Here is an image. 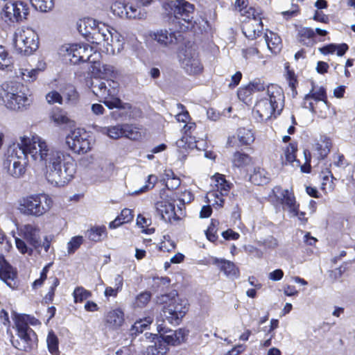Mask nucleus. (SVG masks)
Returning a JSON list of instances; mask_svg holds the SVG:
<instances>
[{"mask_svg": "<svg viewBox=\"0 0 355 355\" xmlns=\"http://www.w3.org/2000/svg\"><path fill=\"white\" fill-rule=\"evenodd\" d=\"M175 32L167 30H160L153 35V39L163 46L174 44L178 41V36Z\"/></svg>", "mask_w": 355, "mask_h": 355, "instance_id": "26", "label": "nucleus"}, {"mask_svg": "<svg viewBox=\"0 0 355 355\" xmlns=\"http://www.w3.org/2000/svg\"><path fill=\"white\" fill-rule=\"evenodd\" d=\"M66 144L73 152L78 154H85L91 149L86 133H82L80 130H74L67 136Z\"/></svg>", "mask_w": 355, "mask_h": 355, "instance_id": "16", "label": "nucleus"}, {"mask_svg": "<svg viewBox=\"0 0 355 355\" xmlns=\"http://www.w3.org/2000/svg\"><path fill=\"white\" fill-rule=\"evenodd\" d=\"M46 99L47 102L50 104H53L55 103H58L61 104L62 97L58 92L51 91L46 94Z\"/></svg>", "mask_w": 355, "mask_h": 355, "instance_id": "63", "label": "nucleus"}, {"mask_svg": "<svg viewBox=\"0 0 355 355\" xmlns=\"http://www.w3.org/2000/svg\"><path fill=\"white\" fill-rule=\"evenodd\" d=\"M42 71V68L35 69H19L17 72V77L21 78L26 82H33L36 80L38 73Z\"/></svg>", "mask_w": 355, "mask_h": 355, "instance_id": "40", "label": "nucleus"}, {"mask_svg": "<svg viewBox=\"0 0 355 355\" xmlns=\"http://www.w3.org/2000/svg\"><path fill=\"white\" fill-rule=\"evenodd\" d=\"M152 294L150 291H143L137 295L132 302L134 309H143L146 307L150 301Z\"/></svg>", "mask_w": 355, "mask_h": 355, "instance_id": "39", "label": "nucleus"}, {"mask_svg": "<svg viewBox=\"0 0 355 355\" xmlns=\"http://www.w3.org/2000/svg\"><path fill=\"white\" fill-rule=\"evenodd\" d=\"M297 150V146L295 143H291L284 150L285 159L287 162L292 163L296 160L295 153Z\"/></svg>", "mask_w": 355, "mask_h": 355, "instance_id": "56", "label": "nucleus"}, {"mask_svg": "<svg viewBox=\"0 0 355 355\" xmlns=\"http://www.w3.org/2000/svg\"><path fill=\"white\" fill-rule=\"evenodd\" d=\"M211 180L214 183V186L216 188V190L222 191L227 193L230 185L226 181L223 175L217 173L212 177Z\"/></svg>", "mask_w": 355, "mask_h": 355, "instance_id": "45", "label": "nucleus"}, {"mask_svg": "<svg viewBox=\"0 0 355 355\" xmlns=\"http://www.w3.org/2000/svg\"><path fill=\"white\" fill-rule=\"evenodd\" d=\"M73 295L74 297V302L78 303L82 302L83 300L88 299L91 297L92 294L89 291L83 287H77L74 290Z\"/></svg>", "mask_w": 355, "mask_h": 355, "instance_id": "53", "label": "nucleus"}, {"mask_svg": "<svg viewBox=\"0 0 355 355\" xmlns=\"http://www.w3.org/2000/svg\"><path fill=\"white\" fill-rule=\"evenodd\" d=\"M103 132L106 133L110 138L116 139L123 137V125H117L105 128Z\"/></svg>", "mask_w": 355, "mask_h": 355, "instance_id": "55", "label": "nucleus"}, {"mask_svg": "<svg viewBox=\"0 0 355 355\" xmlns=\"http://www.w3.org/2000/svg\"><path fill=\"white\" fill-rule=\"evenodd\" d=\"M50 119L57 125H65L69 123L70 120L67 113L61 109H53L50 114Z\"/></svg>", "mask_w": 355, "mask_h": 355, "instance_id": "38", "label": "nucleus"}, {"mask_svg": "<svg viewBox=\"0 0 355 355\" xmlns=\"http://www.w3.org/2000/svg\"><path fill=\"white\" fill-rule=\"evenodd\" d=\"M284 106V94L277 85L271 84L266 87V92L257 102L253 113L257 120L266 121L279 115Z\"/></svg>", "mask_w": 355, "mask_h": 355, "instance_id": "1", "label": "nucleus"}, {"mask_svg": "<svg viewBox=\"0 0 355 355\" xmlns=\"http://www.w3.org/2000/svg\"><path fill=\"white\" fill-rule=\"evenodd\" d=\"M224 191L213 189L207 193L206 199L209 203L213 206H217L220 208L224 205V196L227 195Z\"/></svg>", "mask_w": 355, "mask_h": 355, "instance_id": "35", "label": "nucleus"}, {"mask_svg": "<svg viewBox=\"0 0 355 355\" xmlns=\"http://www.w3.org/2000/svg\"><path fill=\"white\" fill-rule=\"evenodd\" d=\"M176 146L182 153H184V150H187V149L197 148L194 138L187 134H185L181 139L176 141Z\"/></svg>", "mask_w": 355, "mask_h": 355, "instance_id": "41", "label": "nucleus"}, {"mask_svg": "<svg viewBox=\"0 0 355 355\" xmlns=\"http://www.w3.org/2000/svg\"><path fill=\"white\" fill-rule=\"evenodd\" d=\"M156 211L160 215L162 219L166 222H171L179 218L175 211V205L168 201H159L155 204Z\"/></svg>", "mask_w": 355, "mask_h": 355, "instance_id": "21", "label": "nucleus"}, {"mask_svg": "<svg viewBox=\"0 0 355 355\" xmlns=\"http://www.w3.org/2000/svg\"><path fill=\"white\" fill-rule=\"evenodd\" d=\"M15 241L16 248L21 254H32L34 248L28 245L24 239L15 237Z\"/></svg>", "mask_w": 355, "mask_h": 355, "instance_id": "49", "label": "nucleus"}, {"mask_svg": "<svg viewBox=\"0 0 355 355\" xmlns=\"http://www.w3.org/2000/svg\"><path fill=\"white\" fill-rule=\"evenodd\" d=\"M52 205L53 200L48 195L33 194L19 200L18 210L24 216L40 217L47 213Z\"/></svg>", "mask_w": 355, "mask_h": 355, "instance_id": "7", "label": "nucleus"}, {"mask_svg": "<svg viewBox=\"0 0 355 355\" xmlns=\"http://www.w3.org/2000/svg\"><path fill=\"white\" fill-rule=\"evenodd\" d=\"M248 4V0H236L235 2V7L236 8L239 9L241 15H245L248 14V17H250V16H251L252 11L250 10V8L246 10Z\"/></svg>", "mask_w": 355, "mask_h": 355, "instance_id": "62", "label": "nucleus"}, {"mask_svg": "<svg viewBox=\"0 0 355 355\" xmlns=\"http://www.w3.org/2000/svg\"><path fill=\"white\" fill-rule=\"evenodd\" d=\"M99 24L94 19L85 17L80 19L78 24V30L87 40L94 31V28Z\"/></svg>", "mask_w": 355, "mask_h": 355, "instance_id": "27", "label": "nucleus"}, {"mask_svg": "<svg viewBox=\"0 0 355 355\" xmlns=\"http://www.w3.org/2000/svg\"><path fill=\"white\" fill-rule=\"evenodd\" d=\"M178 113L175 115V118L178 122L187 123L189 119V114L187 110H184V107L180 103L177 104Z\"/></svg>", "mask_w": 355, "mask_h": 355, "instance_id": "60", "label": "nucleus"}, {"mask_svg": "<svg viewBox=\"0 0 355 355\" xmlns=\"http://www.w3.org/2000/svg\"><path fill=\"white\" fill-rule=\"evenodd\" d=\"M252 11L251 16L248 19L243 22L242 31L246 37L250 40L256 39L263 29V24L261 18L256 17L255 10L252 8H250Z\"/></svg>", "mask_w": 355, "mask_h": 355, "instance_id": "19", "label": "nucleus"}, {"mask_svg": "<svg viewBox=\"0 0 355 355\" xmlns=\"http://www.w3.org/2000/svg\"><path fill=\"white\" fill-rule=\"evenodd\" d=\"M325 99H327V94L324 88L313 85L310 92L305 96L304 101L315 103Z\"/></svg>", "mask_w": 355, "mask_h": 355, "instance_id": "34", "label": "nucleus"}, {"mask_svg": "<svg viewBox=\"0 0 355 355\" xmlns=\"http://www.w3.org/2000/svg\"><path fill=\"white\" fill-rule=\"evenodd\" d=\"M110 28L105 24L99 23V24L92 32V34L87 38V41L96 44H104L105 41H107Z\"/></svg>", "mask_w": 355, "mask_h": 355, "instance_id": "24", "label": "nucleus"}, {"mask_svg": "<svg viewBox=\"0 0 355 355\" xmlns=\"http://www.w3.org/2000/svg\"><path fill=\"white\" fill-rule=\"evenodd\" d=\"M33 103L31 95L19 82L7 81L0 85V103L8 110L23 112Z\"/></svg>", "mask_w": 355, "mask_h": 355, "instance_id": "4", "label": "nucleus"}, {"mask_svg": "<svg viewBox=\"0 0 355 355\" xmlns=\"http://www.w3.org/2000/svg\"><path fill=\"white\" fill-rule=\"evenodd\" d=\"M303 105L305 108H307L313 113L318 114V116L322 119H325L327 116V113L329 110V104L327 99L315 103L304 101Z\"/></svg>", "mask_w": 355, "mask_h": 355, "instance_id": "25", "label": "nucleus"}, {"mask_svg": "<svg viewBox=\"0 0 355 355\" xmlns=\"http://www.w3.org/2000/svg\"><path fill=\"white\" fill-rule=\"evenodd\" d=\"M112 12L114 15L126 17L128 13L127 5L120 1H116L111 6Z\"/></svg>", "mask_w": 355, "mask_h": 355, "instance_id": "51", "label": "nucleus"}, {"mask_svg": "<svg viewBox=\"0 0 355 355\" xmlns=\"http://www.w3.org/2000/svg\"><path fill=\"white\" fill-rule=\"evenodd\" d=\"M116 284L115 288L107 287L105 290V295L106 297H116L119 291L121 289L123 286V279L120 275H117L115 279Z\"/></svg>", "mask_w": 355, "mask_h": 355, "instance_id": "52", "label": "nucleus"}, {"mask_svg": "<svg viewBox=\"0 0 355 355\" xmlns=\"http://www.w3.org/2000/svg\"><path fill=\"white\" fill-rule=\"evenodd\" d=\"M156 336L154 344L147 347L148 355H165L169 349V346L161 336Z\"/></svg>", "mask_w": 355, "mask_h": 355, "instance_id": "28", "label": "nucleus"}, {"mask_svg": "<svg viewBox=\"0 0 355 355\" xmlns=\"http://www.w3.org/2000/svg\"><path fill=\"white\" fill-rule=\"evenodd\" d=\"M348 49V46L343 43L340 44H330L319 49L321 53L324 55L333 54L336 52L338 56H343Z\"/></svg>", "mask_w": 355, "mask_h": 355, "instance_id": "33", "label": "nucleus"}, {"mask_svg": "<svg viewBox=\"0 0 355 355\" xmlns=\"http://www.w3.org/2000/svg\"><path fill=\"white\" fill-rule=\"evenodd\" d=\"M14 46L16 51L23 55L33 54L38 48L39 37L31 28L21 26L14 33Z\"/></svg>", "mask_w": 355, "mask_h": 355, "instance_id": "10", "label": "nucleus"}, {"mask_svg": "<svg viewBox=\"0 0 355 355\" xmlns=\"http://www.w3.org/2000/svg\"><path fill=\"white\" fill-rule=\"evenodd\" d=\"M28 12V4L25 1L16 0L5 5L1 17L6 22L13 23L26 19Z\"/></svg>", "mask_w": 355, "mask_h": 355, "instance_id": "14", "label": "nucleus"}, {"mask_svg": "<svg viewBox=\"0 0 355 355\" xmlns=\"http://www.w3.org/2000/svg\"><path fill=\"white\" fill-rule=\"evenodd\" d=\"M132 219L133 214L132 210L126 208L123 209L121 214L110 223V227L112 229L116 228L123 223L132 221Z\"/></svg>", "mask_w": 355, "mask_h": 355, "instance_id": "37", "label": "nucleus"}, {"mask_svg": "<svg viewBox=\"0 0 355 355\" xmlns=\"http://www.w3.org/2000/svg\"><path fill=\"white\" fill-rule=\"evenodd\" d=\"M48 349L53 355H58L60 353L58 349V339L53 331H50L46 339Z\"/></svg>", "mask_w": 355, "mask_h": 355, "instance_id": "47", "label": "nucleus"}, {"mask_svg": "<svg viewBox=\"0 0 355 355\" xmlns=\"http://www.w3.org/2000/svg\"><path fill=\"white\" fill-rule=\"evenodd\" d=\"M270 175L263 168L260 167L254 168L253 173L250 175V181L254 184H264L269 182Z\"/></svg>", "mask_w": 355, "mask_h": 355, "instance_id": "32", "label": "nucleus"}, {"mask_svg": "<svg viewBox=\"0 0 355 355\" xmlns=\"http://www.w3.org/2000/svg\"><path fill=\"white\" fill-rule=\"evenodd\" d=\"M28 160L19 144L10 146L3 162V169L8 175L19 178L26 173Z\"/></svg>", "mask_w": 355, "mask_h": 355, "instance_id": "8", "label": "nucleus"}, {"mask_svg": "<svg viewBox=\"0 0 355 355\" xmlns=\"http://www.w3.org/2000/svg\"><path fill=\"white\" fill-rule=\"evenodd\" d=\"M12 248L11 243L7 239L0 244V279L11 286L16 273L12 267L5 260L3 253L8 252Z\"/></svg>", "mask_w": 355, "mask_h": 355, "instance_id": "15", "label": "nucleus"}, {"mask_svg": "<svg viewBox=\"0 0 355 355\" xmlns=\"http://www.w3.org/2000/svg\"><path fill=\"white\" fill-rule=\"evenodd\" d=\"M127 8L128 14L126 15V18L140 19L144 16V14L141 12V9L137 6H134L133 4H127Z\"/></svg>", "mask_w": 355, "mask_h": 355, "instance_id": "59", "label": "nucleus"}, {"mask_svg": "<svg viewBox=\"0 0 355 355\" xmlns=\"http://www.w3.org/2000/svg\"><path fill=\"white\" fill-rule=\"evenodd\" d=\"M90 88L97 97L101 98L105 106L109 109H125L121 99L117 96L119 92V83L113 79L105 80L96 78L92 80Z\"/></svg>", "mask_w": 355, "mask_h": 355, "instance_id": "6", "label": "nucleus"}, {"mask_svg": "<svg viewBox=\"0 0 355 355\" xmlns=\"http://www.w3.org/2000/svg\"><path fill=\"white\" fill-rule=\"evenodd\" d=\"M252 162L251 157L243 153L236 152L232 158L233 165L236 167H242L250 164Z\"/></svg>", "mask_w": 355, "mask_h": 355, "instance_id": "46", "label": "nucleus"}, {"mask_svg": "<svg viewBox=\"0 0 355 355\" xmlns=\"http://www.w3.org/2000/svg\"><path fill=\"white\" fill-rule=\"evenodd\" d=\"M93 49L87 44H65L60 49V53L71 63L80 62H94L91 60Z\"/></svg>", "mask_w": 355, "mask_h": 355, "instance_id": "12", "label": "nucleus"}, {"mask_svg": "<svg viewBox=\"0 0 355 355\" xmlns=\"http://www.w3.org/2000/svg\"><path fill=\"white\" fill-rule=\"evenodd\" d=\"M252 93L253 90L250 87V84H249L244 87L239 88L237 92V95L241 101L246 102L248 98L250 97Z\"/></svg>", "mask_w": 355, "mask_h": 355, "instance_id": "61", "label": "nucleus"}, {"mask_svg": "<svg viewBox=\"0 0 355 355\" xmlns=\"http://www.w3.org/2000/svg\"><path fill=\"white\" fill-rule=\"evenodd\" d=\"M213 263L218 265L224 273L231 277H238L239 274V268L233 262L226 260H219L215 258Z\"/></svg>", "mask_w": 355, "mask_h": 355, "instance_id": "29", "label": "nucleus"}, {"mask_svg": "<svg viewBox=\"0 0 355 355\" xmlns=\"http://www.w3.org/2000/svg\"><path fill=\"white\" fill-rule=\"evenodd\" d=\"M15 324L19 340H12L13 346L21 351L29 352L37 347V337L35 331L29 327L24 315H17L15 318Z\"/></svg>", "mask_w": 355, "mask_h": 355, "instance_id": "9", "label": "nucleus"}, {"mask_svg": "<svg viewBox=\"0 0 355 355\" xmlns=\"http://www.w3.org/2000/svg\"><path fill=\"white\" fill-rule=\"evenodd\" d=\"M158 179L157 177L155 175H149L148 176V180L146 182V184L139 189L137 191H135L132 193V195H137L141 193L146 192L150 189H152L155 184L157 183Z\"/></svg>", "mask_w": 355, "mask_h": 355, "instance_id": "54", "label": "nucleus"}, {"mask_svg": "<svg viewBox=\"0 0 355 355\" xmlns=\"http://www.w3.org/2000/svg\"><path fill=\"white\" fill-rule=\"evenodd\" d=\"M99 80L112 79L114 74V67L110 64H98L97 67Z\"/></svg>", "mask_w": 355, "mask_h": 355, "instance_id": "44", "label": "nucleus"}, {"mask_svg": "<svg viewBox=\"0 0 355 355\" xmlns=\"http://www.w3.org/2000/svg\"><path fill=\"white\" fill-rule=\"evenodd\" d=\"M12 63L11 57L6 49L0 45V69H4Z\"/></svg>", "mask_w": 355, "mask_h": 355, "instance_id": "58", "label": "nucleus"}, {"mask_svg": "<svg viewBox=\"0 0 355 355\" xmlns=\"http://www.w3.org/2000/svg\"><path fill=\"white\" fill-rule=\"evenodd\" d=\"M264 37L268 49L273 53H279L282 49L280 37L272 31H267Z\"/></svg>", "mask_w": 355, "mask_h": 355, "instance_id": "30", "label": "nucleus"}, {"mask_svg": "<svg viewBox=\"0 0 355 355\" xmlns=\"http://www.w3.org/2000/svg\"><path fill=\"white\" fill-rule=\"evenodd\" d=\"M333 164L337 167L345 168L347 163L343 154L336 153L333 155Z\"/></svg>", "mask_w": 355, "mask_h": 355, "instance_id": "64", "label": "nucleus"}, {"mask_svg": "<svg viewBox=\"0 0 355 355\" xmlns=\"http://www.w3.org/2000/svg\"><path fill=\"white\" fill-rule=\"evenodd\" d=\"M45 168L47 181L55 187H63L73 178L76 164L69 153L60 151Z\"/></svg>", "mask_w": 355, "mask_h": 355, "instance_id": "2", "label": "nucleus"}, {"mask_svg": "<svg viewBox=\"0 0 355 355\" xmlns=\"http://www.w3.org/2000/svg\"><path fill=\"white\" fill-rule=\"evenodd\" d=\"M18 144L26 156L30 155L34 164L42 168H45L60 151L52 148L44 139L38 135L21 137Z\"/></svg>", "mask_w": 355, "mask_h": 355, "instance_id": "3", "label": "nucleus"}, {"mask_svg": "<svg viewBox=\"0 0 355 355\" xmlns=\"http://www.w3.org/2000/svg\"><path fill=\"white\" fill-rule=\"evenodd\" d=\"M269 198L272 202L281 205L283 209L287 211L291 216L298 215L300 205L297 202L291 189L276 186L272 189Z\"/></svg>", "mask_w": 355, "mask_h": 355, "instance_id": "11", "label": "nucleus"}, {"mask_svg": "<svg viewBox=\"0 0 355 355\" xmlns=\"http://www.w3.org/2000/svg\"><path fill=\"white\" fill-rule=\"evenodd\" d=\"M19 236L35 249L40 245V230L35 224H26L18 228Z\"/></svg>", "mask_w": 355, "mask_h": 355, "instance_id": "18", "label": "nucleus"}, {"mask_svg": "<svg viewBox=\"0 0 355 355\" xmlns=\"http://www.w3.org/2000/svg\"><path fill=\"white\" fill-rule=\"evenodd\" d=\"M156 303L164 304L162 309L164 315L172 324H179L189 310L187 301L180 298L175 291L157 296Z\"/></svg>", "mask_w": 355, "mask_h": 355, "instance_id": "5", "label": "nucleus"}, {"mask_svg": "<svg viewBox=\"0 0 355 355\" xmlns=\"http://www.w3.org/2000/svg\"><path fill=\"white\" fill-rule=\"evenodd\" d=\"M107 41H105L103 46H105L107 51L112 54L119 53L123 48V40L122 36L116 31L110 29L109 32Z\"/></svg>", "mask_w": 355, "mask_h": 355, "instance_id": "22", "label": "nucleus"}, {"mask_svg": "<svg viewBox=\"0 0 355 355\" xmlns=\"http://www.w3.org/2000/svg\"><path fill=\"white\" fill-rule=\"evenodd\" d=\"M167 6L171 9V13L178 20V23L184 26L182 28L183 30L189 28V25L193 18V5L185 0H176L167 3Z\"/></svg>", "mask_w": 355, "mask_h": 355, "instance_id": "13", "label": "nucleus"}, {"mask_svg": "<svg viewBox=\"0 0 355 355\" xmlns=\"http://www.w3.org/2000/svg\"><path fill=\"white\" fill-rule=\"evenodd\" d=\"M63 96L66 103L70 105L76 104L78 99V94L73 86H68L65 88Z\"/></svg>", "mask_w": 355, "mask_h": 355, "instance_id": "48", "label": "nucleus"}, {"mask_svg": "<svg viewBox=\"0 0 355 355\" xmlns=\"http://www.w3.org/2000/svg\"><path fill=\"white\" fill-rule=\"evenodd\" d=\"M123 137L132 140H137L140 138L141 133L137 128L125 124L123 125Z\"/></svg>", "mask_w": 355, "mask_h": 355, "instance_id": "50", "label": "nucleus"}, {"mask_svg": "<svg viewBox=\"0 0 355 355\" xmlns=\"http://www.w3.org/2000/svg\"><path fill=\"white\" fill-rule=\"evenodd\" d=\"M331 146L332 143L330 138L322 136L320 137V141L315 144L314 148L318 152L319 157L321 159H324L329 153Z\"/></svg>", "mask_w": 355, "mask_h": 355, "instance_id": "31", "label": "nucleus"}, {"mask_svg": "<svg viewBox=\"0 0 355 355\" xmlns=\"http://www.w3.org/2000/svg\"><path fill=\"white\" fill-rule=\"evenodd\" d=\"M83 241V236H76L71 238L67 243V252L69 254H73L80 248Z\"/></svg>", "mask_w": 355, "mask_h": 355, "instance_id": "57", "label": "nucleus"}, {"mask_svg": "<svg viewBox=\"0 0 355 355\" xmlns=\"http://www.w3.org/2000/svg\"><path fill=\"white\" fill-rule=\"evenodd\" d=\"M32 6L37 10L46 12L54 6L53 0H30Z\"/></svg>", "mask_w": 355, "mask_h": 355, "instance_id": "43", "label": "nucleus"}, {"mask_svg": "<svg viewBox=\"0 0 355 355\" xmlns=\"http://www.w3.org/2000/svg\"><path fill=\"white\" fill-rule=\"evenodd\" d=\"M124 321V313L120 309L108 311L105 316L106 328L115 330L119 328Z\"/></svg>", "mask_w": 355, "mask_h": 355, "instance_id": "23", "label": "nucleus"}, {"mask_svg": "<svg viewBox=\"0 0 355 355\" xmlns=\"http://www.w3.org/2000/svg\"><path fill=\"white\" fill-rule=\"evenodd\" d=\"M237 138L241 145H249L254 140V134L252 131L245 128L238 130Z\"/></svg>", "mask_w": 355, "mask_h": 355, "instance_id": "42", "label": "nucleus"}, {"mask_svg": "<svg viewBox=\"0 0 355 355\" xmlns=\"http://www.w3.org/2000/svg\"><path fill=\"white\" fill-rule=\"evenodd\" d=\"M86 236L92 241H101L107 236L106 227L105 226L93 227L87 231Z\"/></svg>", "mask_w": 355, "mask_h": 355, "instance_id": "36", "label": "nucleus"}, {"mask_svg": "<svg viewBox=\"0 0 355 355\" xmlns=\"http://www.w3.org/2000/svg\"><path fill=\"white\" fill-rule=\"evenodd\" d=\"M180 62L182 68L189 74H196L200 73L202 67L200 64L196 53L189 49L180 55Z\"/></svg>", "mask_w": 355, "mask_h": 355, "instance_id": "17", "label": "nucleus"}, {"mask_svg": "<svg viewBox=\"0 0 355 355\" xmlns=\"http://www.w3.org/2000/svg\"><path fill=\"white\" fill-rule=\"evenodd\" d=\"M158 331L162 338L168 346H175L184 341L186 332L182 329L178 330H165L161 325L158 326Z\"/></svg>", "mask_w": 355, "mask_h": 355, "instance_id": "20", "label": "nucleus"}]
</instances>
